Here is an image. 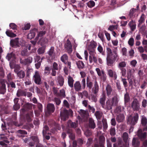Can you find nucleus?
<instances>
[{
	"mask_svg": "<svg viewBox=\"0 0 147 147\" xmlns=\"http://www.w3.org/2000/svg\"><path fill=\"white\" fill-rule=\"evenodd\" d=\"M114 96L112 97L111 99H109L106 101L102 108L104 109L109 111L112 109L113 106H117L119 102L118 95L117 93L114 92Z\"/></svg>",
	"mask_w": 147,
	"mask_h": 147,
	"instance_id": "1",
	"label": "nucleus"
},
{
	"mask_svg": "<svg viewBox=\"0 0 147 147\" xmlns=\"http://www.w3.org/2000/svg\"><path fill=\"white\" fill-rule=\"evenodd\" d=\"M139 119V115L138 113H134L133 117L131 115L129 116L127 123L132 125H135L138 122Z\"/></svg>",
	"mask_w": 147,
	"mask_h": 147,
	"instance_id": "2",
	"label": "nucleus"
},
{
	"mask_svg": "<svg viewBox=\"0 0 147 147\" xmlns=\"http://www.w3.org/2000/svg\"><path fill=\"white\" fill-rule=\"evenodd\" d=\"M113 53H114V55L113 56L107 57V64L109 66H113L115 61L118 56L116 51H113Z\"/></svg>",
	"mask_w": 147,
	"mask_h": 147,
	"instance_id": "3",
	"label": "nucleus"
},
{
	"mask_svg": "<svg viewBox=\"0 0 147 147\" xmlns=\"http://www.w3.org/2000/svg\"><path fill=\"white\" fill-rule=\"evenodd\" d=\"M33 80L35 83L36 84L40 85L42 83L41 76L39 72L38 71H36L33 76Z\"/></svg>",
	"mask_w": 147,
	"mask_h": 147,
	"instance_id": "4",
	"label": "nucleus"
},
{
	"mask_svg": "<svg viewBox=\"0 0 147 147\" xmlns=\"http://www.w3.org/2000/svg\"><path fill=\"white\" fill-rule=\"evenodd\" d=\"M106 93L108 97H111L112 96H114V92L117 93L113 91V89L111 85L107 84L105 88Z\"/></svg>",
	"mask_w": 147,
	"mask_h": 147,
	"instance_id": "5",
	"label": "nucleus"
},
{
	"mask_svg": "<svg viewBox=\"0 0 147 147\" xmlns=\"http://www.w3.org/2000/svg\"><path fill=\"white\" fill-rule=\"evenodd\" d=\"M131 107L134 111H138L139 110L140 108V103L137 99L135 98L134 99L131 103Z\"/></svg>",
	"mask_w": 147,
	"mask_h": 147,
	"instance_id": "6",
	"label": "nucleus"
},
{
	"mask_svg": "<svg viewBox=\"0 0 147 147\" xmlns=\"http://www.w3.org/2000/svg\"><path fill=\"white\" fill-rule=\"evenodd\" d=\"M97 46V43L94 41L90 42V44L87 47V49L89 54L95 53V49Z\"/></svg>",
	"mask_w": 147,
	"mask_h": 147,
	"instance_id": "7",
	"label": "nucleus"
},
{
	"mask_svg": "<svg viewBox=\"0 0 147 147\" xmlns=\"http://www.w3.org/2000/svg\"><path fill=\"white\" fill-rule=\"evenodd\" d=\"M61 61L67 66V67L71 68V62L68 61V57L66 54L63 55L61 57Z\"/></svg>",
	"mask_w": 147,
	"mask_h": 147,
	"instance_id": "8",
	"label": "nucleus"
},
{
	"mask_svg": "<svg viewBox=\"0 0 147 147\" xmlns=\"http://www.w3.org/2000/svg\"><path fill=\"white\" fill-rule=\"evenodd\" d=\"M98 75L99 76H100L101 79L103 81L105 82L107 79V76L104 70H102L101 71L99 68H96V69Z\"/></svg>",
	"mask_w": 147,
	"mask_h": 147,
	"instance_id": "9",
	"label": "nucleus"
},
{
	"mask_svg": "<svg viewBox=\"0 0 147 147\" xmlns=\"http://www.w3.org/2000/svg\"><path fill=\"white\" fill-rule=\"evenodd\" d=\"M69 113L66 109L64 110L63 112L60 113V118L61 120L63 121H65L69 118Z\"/></svg>",
	"mask_w": 147,
	"mask_h": 147,
	"instance_id": "10",
	"label": "nucleus"
},
{
	"mask_svg": "<svg viewBox=\"0 0 147 147\" xmlns=\"http://www.w3.org/2000/svg\"><path fill=\"white\" fill-rule=\"evenodd\" d=\"M19 38H17L10 41V44L11 47L14 48L20 47V44L19 42Z\"/></svg>",
	"mask_w": 147,
	"mask_h": 147,
	"instance_id": "11",
	"label": "nucleus"
},
{
	"mask_svg": "<svg viewBox=\"0 0 147 147\" xmlns=\"http://www.w3.org/2000/svg\"><path fill=\"white\" fill-rule=\"evenodd\" d=\"M33 60V58L31 57H28L27 58L25 59L24 60L20 58V61L21 64L24 65H28L31 63Z\"/></svg>",
	"mask_w": 147,
	"mask_h": 147,
	"instance_id": "12",
	"label": "nucleus"
},
{
	"mask_svg": "<svg viewBox=\"0 0 147 147\" xmlns=\"http://www.w3.org/2000/svg\"><path fill=\"white\" fill-rule=\"evenodd\" d=\"M137 135L140 139L142 140H144L146 138V132H143L142 129H139L137 131Z\"/></svg>",
	"mask_w": 147,
	"mask_h": 147,
	"instance_id": "13",
	"label": "nucleus"
},
{
	"mask_svg": "<svg viewBox=\"0 0 147 147\" xmlns=\"http://www.w3.org/2000/svg\"><path fill=\"white\" fill-rule=\"evenodd\" d=\"M65 48L67 49V52L71 53L72 51L73 50L71 43L69 39L67 40V42L65 44Z\"/></svg>",
	"mask_w": 147,
	"mask_h": 147,
	"instance_id": "14",
	"label": "nucleus"
},
{
	"mask_svg": "<svg viewBox=\"0 0 147 147\" xmlns=\"http://www.w3.org/2000/svg\"><path fill=\"white\" fill-rule=\"evenodd\" d=\"M55 110L54 105L52 103L48 104L47 106V112L49 114L53 113Z\"/></svg>",
	"mask_w": 147,
	"mask_h": 147,
	"instance_id": "15",
	"label": "nucleus"
},
{
	"mask_svg": "<svg viewBox=\"0 0 147 147\" xmlns=\"http://www.w3.org/2000/svg\"><path fill=\"white\" fill-rule=\"evenodd\" d=\"M67 126L71 128H76L78 126V121L75 122H72L71 120H69L67 122Z\"/></svg>",
	"mask_w": 147,
	"mask_h": 147,
	"instance_id": "16",
	"label": "nucleus"
},
{
	"mask_svg": "<svg viewBox=\"0 0 147 147\" xmlns=\"http://www.w3.org/2000/svg\"><path fill=\"white\" fill-rule=\"evenodd\" d=\"M141 123L142 125L144 127L143 129L144 131H146L147 130V119L146 117L143 116L142 117L141 120Z\"/></svg>",
	"mask_w": 147,
	"mask_h": 147,
	"instance_id": "17",
	"label": "nucleus"
},
{
	"mask_svg": "<svg viewBox=\"0 0 147 147\" xmlns=\"http://www.w3.org/2000/svg\"><path fill=\"white\" fill-rule=\"evenodd\" d=\"M108 73L110 77L113 78L114 80H116L117 75L115 71L110 69L108 70Z\"/></svg>",
	"mask_w": 147,
	"mask_h": 147,
	"instance_id": "18",
	"label": "nucleus"
},
{
	"mask_svg": "<svg viewBox=\"0 0 147 147\" xmlns=\"http://www.w3.org/2000/svg\"><path fill=\"white\" fill-rule=\"evenodd\" d=\"M90 55L89 56V61L90 63H92L93 61L95 63H97V57L96 56L95 53L90 54Z\"/></svg>",
	"mask_w": 147,
	"mask_h": 147,
	"instance_id": "19",
	"label": "nucleus"
},
{
	"mask_svg": "<svg viewBox=\"0 0 147 147\" xmlns=\"http://www.w3.org/2000/svg\"><path fill=\"white\" fill-rule=\"evenodd\" d=\"M88 127L89 128L92 129H94L96 127V124L94 120L92 118L89 119Z\"/></svg>",
	"mask_w": 147,
	"mask_h": 147,
	"instance_id": "20",
	"label": "nucleus"
},
{
	"mask_svg": "<svg viewBox=\"0 0 147 147\" xmlns=\"http://www.w3.org/2000/svg\"><path fill=\"white\" fill-rule=\"evenodd\" d=\"M30 139L36 144V147H42V146H38L39 144V140L37 136H32L30 137Z\"/></svg>",
	"mask_w": 147,
	"mask_h": 147,
	"instance_id": "21",
	"label": "nucleus"
},
{
	"mask_svg": "<svg viewBox=\"0 0 147 147\" xmlns=\"http://www.w3.org/2000/svg\"><path fill=\"white\" fill-rule=\"evenodd\" d=\"M105 140L104 137L100 138L98 143L95 144L94 147H104V144Z\"/></svg>",
	"mask_w": 147,
	"mask_h": 147,
	"instance_id": "22",
	"label": "nucleus"
},
{
	"mask_svg": "<svg viewBox=\"0 0 147 147\" xmlns=\"http://www.w3.org/2000/svg\"><path fill=\"white\" fill-rule=\"evenodd\" d=\"M92 89L93 92L94 94H96L98 92L99 90V86L96 80H95L94 86Z\"/></svg>",
	"mask_w": 147,
	"mask_h": 147,
	"instance_id": "23",
	"label": "nucleus"
},
{
	"mask_svg": "<svg viewBox=\"0 0 147 147\" xmlns=\"http://www.w3.org/2000/svg\"><path fill=\"white\" fill-rule=\"evenodd\" d=\"M132 145L134 147H139L140 144V142L138 138H134L132 141Z\"/></svg>",
	"mask_w": 147,
	"mask_h": 147,
	"instance_id": "24",
	"label": "nucleus"
},
{
	"mask_svg": "<svg viewBox=\"0 0 147 147\" xmlns=\"http://www.w3.org/2000/svg\"><path fill=\"white\" fill-rule=\"evenodd\" d=\"M106 96L105 94L103 93L101 96L100 98L99 102L102 108L105 104V101Z\"/></svg>",
	"mask_w": 147,
	"mask_h": 147,
	"instance_id": "25",
	"label": "nucleus"
},
{
	"mask_svg": "<svg viewBox=\"0 0 147 147\" xmlns=\"http://www.w3.org/2000/svg\"><path fill=\"white\" fill-rule=\"evenodd\" d=\"M93 86V83L90 80L89 77H87L86 79V87L89 90H90Z\"/></svg>",
	"mask_w": 147,
	"mask_h": 147,
	"instance_id": "26",
	"label": "nucleus"
},
{
	"mask_svg": "<svg viewBox=\"0 0 147 147\" xmlns=\"http://www.w3.org/2000/svg\"><path fill=\"white\" fill-rule=\"evenodd\" d=\"M64 78L62 76H59L57 78V82L60 86H62L64 83Z\"/></svg>",
	"mask_w": 147,
	"mask_h": 147,
	"instance_id": "27",
	"label": "nucleus"
},
{
	"mask_svg": "<svg viewBox=\"0 0 147 147\" xmlns=\"http://www.w3.org/2000/svg\"><path fill=\"white\" fill-rule=\"evenodd\" d=\"M116 119L117 121L118 122H122L124 119V116L123 114H120L117 115Z\"/></svg>",
	"mask_w": 147,
	"mask_h": 147,
	"instance_id": "28",
	"label": "nucleus"
},
{
	"mask_svg": "<svg viewBox=\"0 0 147 147\" xmlns=\"http://www.w3.org/2000/svg\"><path fill=\"white\" fill-rule=\"evenodd\" d=\"M74 86L75 90L77 91H79L81 89V86L79 81L76 82Z\"/></svg>",
	"mask_w": 147,
	"mask_h": 147,
	"instance_id": "29",
	"label": "nucleus"
},
{
	"mask_svg": "<svg viewBox=\"0 0 147 147\" xmlns=\"http://www.w3.org/2000/svg\"><path fill=\"white\" fill-rule=\"evenodd\" d=\"M132 31L134 30L136 28V25L133 20L130 22L128 24Z\"/></svg>",
	"mask_w": 147,
	"mask_h": 147,
	"instance_id": "30",
	"label": "nucleus"
},
{
	"mask_svg": "<svg viewBox=\"0 0 147 147\" xmlns=\"http://www.w3.org/2000/svg\"><path fill=\"white\" fill-rule=\"evenodd\" d=\"M54 47H51L49 50L47 52L49 55L51 57L52 59L53 58L55 53H54Z\"/></svg>",
	"mask_w": 147,
	"mask_h": 147,
	"instance_id": "31",
	"label": "nucleus"
},
{
	"mask_svg": "<svg viewBox=\"0 0 147 147\" xmlns=\"http://www.w3.org/2000/svg\"><path fill=\"white\" fill-rule=\"evenodd\" d=\"M6 58L8 61L14 59L15 58V54L13 52L8 53Z\"/></svg>",
	"mask_w": 147,
	"mask_h": 147,
	"instance_id": "32",
	"label": "nucleus"
},
{
	"mask_svg": "<svg viewBox=\"0 0 147 147\" xmlns=\"http://www.w3.org/2000/svg\"><path fill=\"white\" fill-rule=\"evenodd\" d=\"M127 79L133 78L134 77L132 69H127Z\"/></svg>",
	"mask_w": 147,
	"mask_h": 147,
	"instance_id": "33",
	"label": "nucleus"
},
{
	"mask_svg": "<svg viewBox=\"0 0 147 147\" xmlns=\"http://www.w3.org/2000/svg\"><path fill=\"white\" fill-rule=\"evenodd\" d=\"M16 95L18 97L20 96H26V92L23 90H18L17 93Z\"/></svg>",
	"mask_w": 147,
	"mask_h": 147,
	"instance_id": "34",
	"label": "nucleus"
},
{
	"mask_svg": "<svg viewBox=\"0 0 147 147\" xmlns=\"http://www.w3.org/2000/svg\"><path fill=\"white\" fill-rule=\"evenodd\" d=\"M76 63L79 69H82L84 67L85 65L82 61H79L76 62Z\"/></svg>",
	"mask_w": 147,
	"mask_h": 147,
	"instance_id": "35",
	"label": "nucleus"
},
{
	"mask_svg": "<svg viewBox=\"0 0 147 147\" xmlns=\"http://www.w3.org/2000/svg\"><path fill=\"white\" fill-rule=\"evenodd\" d=\"M124 109V108L123 106H118L116 107L115 112L116 113L121 114L122 111H123Z\"/></svg>",
	"mask_w": 147,
	"mask_h": 147,
	"instance_id": "36",
	"label": "nucleus"
},
{
	"mask_svg": "<svg viewBox=\"0 0 147 147\" xmlns=\"http://www.w3.org/2000/svg\"><path fill=\"white\" fill-rule=\"evenodd\" d=\"M102 115V113L99 111H96L94 113V115L98 120L101 119Z\"/></svg>",
	"mask_w": 147,
	"mask_h": 147,
	"instance_id": "37",
	"label": "nucleus"
},
{
	"mask_svg": "<svg viewBox=\"0 0 147 147\" xmlns=\"http://www.w3.org/2000/svg\"><path fill=\"white\" fill-rule=\"evenodd\" d=\"M103 126V130L105 132L108 128V125L107 120L106 119H103L102 120Z\"/></svg>",
	"mask_w": 147,
	"mask_h": 147,
	"instance_id": "38",
	"label": "nucleus"
},
{
	"mask_svg": "<svg viewBox=\"0 0 147 147\" xmlns=\"http://www.w3.org/2000/svg\"><path fill=\"white\" fill-rule=\"evenodd\" d=\"M136 11V9L134 8H132L130 10L129 14V16L130 18H133L135 16V13Z\"/></svg>",
	"mask_w": 147,
	"mask_h": 147,
	"instance_id": "39",
	"label": "nucleus"
},
{
	"mask_svg": "<svg viewBox=\"0 0 147 147\" xmlns=\"http://www.w3.org/2000/svg\"><path fill=\"white\" fill-rule=\"evenodd\" d=\"M6 35L10 37H14L16 36V35L13 33L11 31L9 30H7L5 32Z\"/></svg>",
	"mask_w": 147,
	"mask_h": 147,
	"instance_id": "40",
	"label": "nucleus"
},
{
	"mask_svg": "<svg viewBox=\"0 0 147 147\" xmlns=\"http://www.w3.org/2000/svg\"><path fill=\"white\" fill-rule=\"evenodd\" d=\"M51 70V69L50 67L48 66H46L44 70V74L45 75L47 76L49 75L50 73Z\"/></svg>",
	"mask_w": 147,
	"mask_h": 147,
	"instance_id": "41",
	"label": "nucleus"
},
{
	"mask_svg": "<svg viewBox=\"0 0 147 147\" xmlns=\"http://www.w3.org/2000/svg\"><path fill=\"white\" fill-rule=\"evenodd\" d=\"M35 35V33L33 31H30L27 36V38L31 39L34 37Z\"/></svg>",
	"mask_w": 147,
	"mask_h": 147,
	"instance_id": "42",
	"label": "nucleus"
},
{
	"mask_svg": "<svg viewBox=\"0 0 147 147\" xmlns=\"http://www.w3.org/2000/svg\"><path fill=\"white\" fill-rule=\"evenodd\" d=\"M124 103L125 104L128 102L130 100L129 94L127 92L124 95Z\"/></svg>",
	"mask_w": 147,
	"mask_h": 147,
	"instance_id": "43",
	"label": "nucleus"
},
{
	"mask_svg": "<svg viewBox=\"0 0 147 147\" xmlns=\"http://www.w3.org/2000/svg\"><path fill=\"white\" fill-rule=\"evenodd\" d=\"M147 86V80H144L142 82L140 85V88L142 90H144Z\"/></svg>",
	"mask_w": 147,
	"mask_h": 147,
	"instance_id": "44",
	"label": "nucleus"
},
{
	"mask_svg": "<svg viewBox=\"0 0 147 147\" xmlns=\"http://www.w3.org/2000/svg\"><path fill=\"white\" fill-rule=\"evenodd\" d=\"M65 91L63 89L60 90H59V93H58V95L57 97H60L62 98H65Z\"/></svg>",
	"mask_w": 147,
	"mask_h": 147,
	"instance_id": "45",
	"label": "nucleus"
},
{
	"mask_svg": "<svg viewBox=\"0 0 147 147\" xmlns=\"http://www.w3.org/2000/svg\"><path fill=\"white\" fill-rule=\"evenodd\" d=\"M74 80L73 78L71 76H69L68 78V82L69 86L71 88L73 87Z\"/></svg>",
	"mask_w": 147,
	"mask_h": 147,
	"instance_id": "46",
	"label": "nucleus"
},
{
	"mask_svg": "<svg viewBox=\"0 0 147 147\" xmlns=\"http://www.w3.org/2000/svg\"><path fill=\"white\" fill-rule=\"evenodd\" d=\"M46 33V31H40L39 32V33L37 35V36L35 38V40H37L38 39V38L39 37H42L43 35L45 34Z\"/></svg>",
	"mask_w": 147,
	"mask_h": 147,
	"instance_id": "47",
	"label": "nucleus"
},
{
	"mask_svg": "<svg viewBox=\"0 0 147 147\" xmlns=\"http://www.w3.org/2000/svg\"><path fill=\"white\" fill-rule=\"evenodd\" d=\"M21 54L23 56H27L28 55V53L27 49H24L21 52Z\"/></svg>",
	"mask_w": 147,
	"mask_h": 147,
	"instance_id": "48",
	"label": "nucleus"
},
{
	"mask_svg": "<svg viewBox=\"0 0 147 147\" xmlns=\"http://www.w3.org/2000/svg\"><path fill=\"white\" fill-rule=\"evenodd\" d=\"M17 75L20 78H22L25 77V74L24 71L21 70L17 73Z\"/></svg>",
	"mask_w": 147,
	"mask_h": 147,
	"instance_id": "49",
	"label": "nucleus"
},
{
	"mask_svg": "<svg viewBox=\"0 0 147 147\" xmlns=\"http://www.w3.org/2000/svg\"><path fill=\"white\" fill-rule=\"evenodd\" d=\"M122 137L124 142L125 143H126L128 138V134L126 132H125L123 134Z\"/></svg>",
	"mask_w": 147,
	"mask_h": 147,
	"instance_id": "50",
	"label": "nucleus"
},
{
	"mask_svg": "<svg viewBox=\"0 0 147 147\" xmlns=\"http://www.w3.org/2000/svg\"><path fill=\"white\" fill-rule=\"evenodd\" d=\"M97 50L98 52L101 53L102 55H105V53L104 51H103V48L101 45L99 44Z\"/></svg>",
	"mask_w": 147,
	"mask_h": 147,
	"instance_id": "51",
	"label": "nucleus"
},
{
	"mask_svg": "<svg viewBox=\"0 0 147 147\" xmlns=\"http://www.w3.org/2000/svg\"><path fill=\"white\" fill-rule=\"evenodd\" d=\"M126 64L125 62L124 61H122L119 63L118 65V67L119 69H120L121 68H124L126 67Z\"/></svg>",
	"mask_w": 147,
	"mask_h": 147,
	"instance_id": "52",
	"label": "nucleus"
},
{
	"mask_svg": "<svg viewBox=\"0 0 147 147\" xmlns=\"http://www.w3.org/2000/svg\"><path fill=\"white\" fill-rule=\"evenodd\" d=\"M80 111V114L82 117H84L87 115L88 113L86 111L81 109Z\"/></svg>",
	"mask_w": 147,
	"mask_h": 147,
	"instance_id": "53",
	"label": "nucleus"
},
{
	"mask_svg": "<svg viewBox=\"0 0 147 147\" xmlns=\"http://www.w3.org/2000/svg\"><path fill=\"white\" fill-rule=\"evenodd\" d=\"M57 105H59L61 102V100L60 98L58 97H55L53 100Z\"/></svg>",
	"mask_w": 147,
	"mask_h": 147,
	"instance_id": "54",
	"label": "nucleus"
},
{
	"mask_svg": "<svg viewBox=\"0 0 147 147\" xmlns=\"http://www.w3.org/2000/svg\"><path fill=\"white\" fill-rule=\"evenodd\" d=\"M107 57L112 56L114 55L113 54L111 49L108 47L107 48Z\"/></svg>",
	"mask_w": 147,
	"mask_h": 147,
	"instance_id": "55",
	"label": "nucleus"
},
{
	"mask_svg": "<svg viewBox=\"0 0 147 147\" xmlns=\"http://www.w3.org/2000/svg\"><path fill=\"white\" fill-rule=\"evenodd\" d=\"M144 16V14H143L142 15L140 19L138 21L139 22V24L138 25V26H139V25L143 23L144 22L145 20Z\"/></svg>",
	"mask_w": 147,
	"mask_h": 147,
	"instance_id": "56",
	"label": "nucleus"
},
{
	"mask_svg": "<svg viewBox=\"0 0 147 147\" xmlns=\"http://www.w3.org/2000/svg\"><path fill=\"white\" fill-rule=\"evenodd\" d=\"M110 134L112 136H114L116 134L115 129L114 127H111L110 129Z\"/></svg>",
	"mask_w": 147,
	"mask_h": 147,
	"instance_id": "57",
	"label": "nucleus"
},
{
	"mask_svg": "<svg viewBox=\"0 0 147 147\" xmlns=\"http://www.w3.org/2000/svg\"><path fill=\"white\" fill-rule=\"evenodd\" d=\"M95 5V2L92 1H89L87 3L88 6L90 7L91 8L93 7Z\"/></svg>",
	"mask_w": 147,
	"mask_h": 147,
	"instance_id": "58",
	"label": "nucleus"
},
{
	"mask_svg": "<svg viewBox=\"0 0 147 147\" xmlns=\"http://www.w3.org/2000/svg\"><path fill=\"white\" fill-rule=\"evenodd\" d=\"M32 105L34 106V105L28 103L25 105V107L26 109L30 110L32 109Z\"/></svg>",
	"mask_w": 147,
	"mask_h": 147,
	"instance_id": "59",
	"label": "nucleus"
},
{
	"mask_svg": "<svg viewBox=\"0 0 147 147\" xmlns=\"http://www.w3.org/2000/svg\"><path fill=\"white\" fill-rule=\"evenodd\" d=\"M121 81L122 82L123 85L125 88H126L128 86L127 82L126 79L125 78H121Z\"/></svg>",
	"mask_w": 147,
	"mask_h": 147,
	"instance_id": "60",
	"label": "nucleus"
},
{
	"mask_svg": "<svg viewBox=\"0 0 147 147\" xmlns=\"http://www.w3.org/2000/svg\"><path fill=\"white\" fill-rule=\"evenodd\" d=\"M49 130V127L47 125H45L42 131V134L43 135L46 134L47 133V131Z\"/></svg>",
	"mask_w": 147,
	"mask_h": 147,
	"instance_id": "61",
	"label": "nucleus"
},
{
	"mask_svg": "<svg viewBox=\"0 0 147 147\" xmlns=\"http://www.w3.org/2000/svg\"><path fill=\"white\" fill-rule=\"evenodd\" d=\"M116 86L118 91L120 92L122 88L119 82H118L116 83Z\"/></svg>",
	"mask_w": 147,
	"mask_h": 147,
	"instance_id": "62",
	"label": "nucleus"
},
{
	"mask_svg": "<svg viewBox=\"0 0 147 147\" xmlns=\"http://www.w3.org/2000/svg\"><path fill=\"white\" fill-rule=\"evenodd\" d=\"M121 71L122 76L125 77L126 74V69L124 68H121L120 69Z\"/></svg>",
	"mask_w": 147,
	"mask_h": 147,
	"instance_id": "63",
	"label": "nucleus"
},
{
	"mask_svg": "<svg viewBox=\"0 0 147 147\" xmlns=\"http://www.w3.org/2000/svg\"><path fill=\"white\" fill-rule=\"evenodd\" d=\"M10 28L13 30H16L17 28V26L14 23H11L9 24Z\"/></svg>",
	"mask_w": 147,
	"mask_h": 147,
	"instance_id": "64",
	"label": "nucleus"
}]
</instances>
